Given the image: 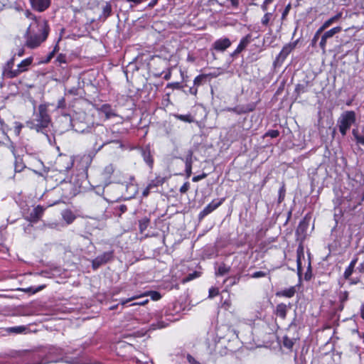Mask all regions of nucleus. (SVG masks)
Here are the masks:
<instances>
[{
	"mask_svg": "<svg viewBox=\"0 0 364 364\" xmlns=\"http://www.w3.org/2000/svg\"><path fill=\"white\" fill-rule=\"evenodd\" d=\"M26 18L32 20L25 33L26 46L30 48H37L48 38L49 26L48 21L41 17H37L30 11L24 13Z\"/></svg>",
	"mask_w": 364,
	"mask_h": 364,
	"instance_id": "nucleus-1",
	"label": "nucleus"
},
{
	"mask_svg": "<svg viewBox=\"0 0 364 364\" xmlns=\"http://www.w3.org/2000/svg\"><path fill=\"white\" fill-rule=\"evenodd\" d=\"M120 138L119 132L107 129L102 125L97 126L95 128L94 149L96 152H98L110 144H116L119 149H124V146Z\"/></svg>",
	"mask_w": 364,
	"mask_h": 364,
	"instance_id": "nucleus-2",
	"label": "nucleus"
},
{
	"mask_svg": "<svg viewBox=\"0 0 364 364\" xmlns=\"http://www.w3.org/2000/svg\"><path fill=\"white\" fill-rule=\"evenodd\" d=\"M50 122V118L48 114L47 106L46 105H40L36 119L30 123L31 124V128L35 129L37 132H41L42 129L48 127Z\"/></svg>",
	"mask_w": 364,
	"mask_h": 364,
	"instance_id": "nucleus-3",
	"label": "nucleus"
},
{
	"mask_svg": "<svg viewBox=\"0 0 364 364\" xmlns=\"http://www.w3.org/2000/svg\"><path fill=\"white\" fill-rule=\"evenodd\" d=\"M356 114L354 111H346L343 112L338 119L337 124L340 133L345 136L350 127L355 124Z\"/></svg>",
	"mask_w": 364,
	"mask_h": 364,
	"instance_id": "nucleus-4",
	"label": "nucleus"
},
{
	"mask_svg": "<svg viewBox=\"0 0 364 364\" xmlns=\"http://www.w3.org/2000/svg\"><path fill=\"white\" fill-rule=\"evenodd\" d=\"M32 62L33 58L31 57L22 60L18 65L17 69H14V70H9V72H7V76L11 78L18 76L20 73L26 71L29 65L32 63Z\"/></svg>",
	"mask_w": 364,
	"mask_h": 364,
	"instance_id": "nucleus-5",
	"label": "nucleus"
},
{
	"mask_svg": "<svg viewBox=\"0 0 364 364\" xmlns=\"http://www.w3.org/2000/svg\"><path fill=\"white\" fill-rule=\"evenodd\" d=\"M112 257H113L112 252H104L103 254L97 256L95 259H94L92 260V268L94 269H97L102 264H106L107 262L110 261L112 259Z\"/></svg>",
	"mask_w": 364,
	"mask_h": 364,
	"instance_id": "nucleus-6",
	"label": "nucleus"
},
{
	"mask_svg": "<svg viewBox=\"0 0 364 364\" xmlns=\"http://www.w3.org/2000/svg\"><path fill=\"white\" fill-rule=\"evenodd\" d=\"M224 200V198L213 200L199 213V219L203 218L213 210H215L216 208H218L223 203Z\"/></svg>",
	"mask_w": 364,
	"mask_h": 364,
	"instance_id": "nucleus-7",
	"label": "nucleus"
},
{
	"mask_svg": "<svg viewBox=\"0 0 364 364\" xmlns=\"http://www.w3.org/2000/svg\"><path fill=\"white\" fill-rule=\"evenodd\" d=\"M33 9L38 12H43L50 5V0H29Z\"/></svg>",
	"mask_w": 364,
	"mask_h": 364,
	"instance_id": "nucleus-8",
	"label": "nucleus"
},
{
	"mask_svg": "<svg viewBox=\"0 0 364 364\" xmlns=\"http://www.w3.org/2000/svg\"><path fill=\"white\" fill-rule=\"evenodd\" d=\"M297 41L286 44L279 53L277 59L278 61L283 62L289 54L296 48Z\"/></svg>",
	"mask_w": 364,
	"mask_h": 364,
	"instance_id": "nucleus-9",
	"label": "nucleus"
},
{
	"mask_svg": "<svg viewBox=\"0 0 364 364\" xmlns=\"http://www.w3.org/2000/svg\"><path fill=\"white\" fill-rule=\"evenodd\" d=\"M231 46V41L228 38L218 39L213 44V48L220 52H224Z\"/></svg>",
	"mask_w": 364,
	"mask_h": 364,
	"instance_id": "nucleus-10",
	"label": "nucleus"
},
{
	"mask_svg": "<svg viewBox=\"0 0 364 364\" xmlns=\"http://www.w3.org/2000/svg\"><path fill=\"white\" fill-rule=\"evenodd\" d=\"M97 110L100 114L105 115V119H109L117 116L115 110L109 104H103L101 107L97 108Z\"/></svg>",
	"mask_w": 364,
	"mask_h": 364,
	"instance_id": "nucleus-11",
	"label": "nucleus"
},
{
	"mask_svg": "<svg viewBox=\"0 0 364 364\" xmlns=\"http://www.w3.org/2000/svg\"><path fill=\"white\" fill-rule=\"evenodd\" d=\"M250 43V36L247 35L244 38H242L237 46V48L235 50L234 52H232L230 55L232 57H235L237 55H238L240 53H241Z\"/></svg>",
	"mask_w": 364,
	"mask_h": 364,
	"instance_id": "nucleus-12",
	"label": "nucleus"
},
{
	"mask_svg": "<svg viewBox=\"0 0 364 364\" xmlns=\"http://www.w3.org/2000/svg\"><path fill=\"white\" fill-rule=\"evenodd\" d=\"M193 154V151L189 150L186 156L183 159L185 162L186 176L188 178L190 177L192 174Z\"/></svg>",
	"mask_w": 364,
	"mask_h": 364,
	"instance_id": "nucleus-13",
	"label": "nucleus"
},
{
	"mask_svg": "<svg viewBox=\"0 0 364 364\" xmlns=\"http://www.w3.org/2000/svg\"><path fill=\"white\" fill-rule=\"evenodd\" d=\"M44 209L43 207L38 205L33 208L30 213V218L33 222H37L42 216Z\"/></svg>",
	"mask_w": 364,
	"mask_h": 364,
	"instance_id": "nucleus-14",
	"label": "nucleus"
},
{
	"mask_svg": "<svg viewBox=\"0 0 364 364\" xmlns=\"http://www.w3.org/2000/svg\"><path fill=\"white\" fill-rule=\"evenodd\" d=\"M10 149H11V151L12 154H14V156L16 158L15 167H14L15 171L16 172H21V171H22L24 169L26 166L22 162L21 159L18 158V157L16 156L15 148L13 146V144H11Z\"/></svg>",
	"mask_w": 364,
	"mask_h": 364,
	"instance_id": "nucleus-15",
	"label": "nucleus"
},
{
	"mask_svg": "<svg viewBox=\"0 0 364 364\" xmlns=\"http://www.w3.org/2000/svg\"><path fill=\"white\" fill-rule=\"evenodd\" d=\"M287 306L283 303L279 304L276 307V314L277 316L281 317L284 319L287 316Z\"/></svg>",
	"mask_w": 364,
	"mask_h": 364,
	"instance_id": "nucleus-16",
	"label": "nucleus"
},
{
	"mask_svg": "<svg viewBox=\"0 0 364 364\" xmlns=\"http://www.w3.org/2000/svg\"><path fill=\"white\" fill-rule=\"evenodd\" d=\"M341 16H342V14L338 13L334 16H333V17L330 18L329 19H328L327 21H326L323 23L321 27L323 28V29L326 30V28L330 27L333 23L338 21L341 18Z\"/></svg>",
	"mask_w": 364,
	"mask_h": 364,
	"instance_id": "nucleus-17",
	"label": "nucleus"
},
{
	"mask_svg": "<svg viewBox=\"0 0 364 364\" xmlns=\"http://www.w3.org/2000/svg\"><path fill=\"white\" fill-rule=\"evenodd\" d=\"M230 267L227 266L225 264L222 263L215 271L216 276H224L230 271Z\"/></svg>",
	"mask_w": 364,
	"mask_h": 364,
	"instance_id": "nucleus-18",
	"label": "nucleus"
},
{
	"mask_svg": "<svg viewBox=\"0 0 364 364\" xmlns=\"http://www.w3.org/2000/svg\"><path fill=\"white\" fill-rule=\"evenodd\" d=\"M111 5L109 3H107L106 5L103 7L102 14L100 15V18L102 21H105L107 18L111 15Z\"/></svg>",
	"mask_w": 364,
	"mask_h": 364,
	"instance_id": "nucleus-19",
	"label": "nucleus"
},
{
	"mask_svg": "<svg viewBox=\"0 0 364 364\" xmlns=\"http://www.w3.org/2000/svg\"><path fill=\"white\" fill-rule=\"evenodd\" d=\"M342 31V28L341 26H336L334 27L327 31H326L323 36L326 38H332L335 34L340 33Z\"/></svg>",
	"mask_w": 364,
	"mask_h": 364,
	"instance_id": "nucleus-20",
	"label": "nucleus"
},
{
	"mask_svg": "<svg viewBox=\"0 0 364 364\" xmlns=\"http://www.w3.org/2000/svg\"><path fill=\"white\" fill-rule=\"evenodd\" d=\"M62 215L63 219L66 221L68 224L72 223L75 219V215L70 210H65L63 213Z\"/></svg>",
	"mask_w": 364,
	"mask_h": 364,
	"instance_id": "nucleus-21",
	"label": "nucleus"
},
{
	"mask_svg": "<svg viewBox=\"0 0 364 364\" xmlns=\"http://www.w3.org/2000/svg\"><path fill=\"white\" fill-rule=\"evenodd\" d=\"M356 262H357V259H353L351 261V262L350 263L349 266L348 267V268H346V269L345 270V272H344L345 279H348L350 277V275L352 274V273L353 272V269H354Z\"/></svg>",
	"mask_w": 364,
	"mask_h": 364,
	"instance_id": "nucleus-22",
	"label": "nucleus"
},
{
	"mask_svg": "<svg viewBox=\"0 0 364 364\" xmlns=\"http://www.w3.org/2000/svg\"><path fill=\"white\" fill-rule=\"evenodd\" d=\"M9 137L6 133V124L0 119V144L3 143L4 140L7 139Z\"/></svg>",
	"mask_w": 364,
	"mask_h": 364,
	"instance_id": "nucleus-23",
	"label": "nucleus"
},
{
	"mask_svg": "<svg viewBox=\"0 0 364 364\" xmlns=\"http://www.w3.org/2000/svg\"><path fill=\"white\" fill-rule=\"evenodd\" d=\"M26 330V327L23 326L9 327L6 328V331L11 333L19 334L23 333Z\"/></svg>",
	"mask_w": 364,
	"mask_h": 364,
	"instance_id": "nucleus-24",
	"label": "nucleus"
},
{
	"mask_svg": "<svg viewBox=\"0 0 364 364\" xmlns=\"http://www.w3.org/2000/svg\"><path fill=\"white\" fill-rule=\"evenodd\" d=\"M174 117L183 122L191 123L194 121L193 117L191 114H174Z\"/></svg>",
	"mask_w": 364,
	"mask_h": 364,
	"instance_id": "nucleus-25",
	"label": "nucleus"
},
{
	"mask_svg": "<svg viewBox=\"0 0 364 364\" xmlns=\"http://www.w3.org/2000/svg\"><path fill=\"white\" fill-rule=\"evenodd\" d=\"M295 292V287H292L289 289L283 290L282 292L277 294V295H282L287 298H291L294 295Z\"/></svg>",
	"mask_w": 364,
	"mask_h": 364,
	"instance_id": "nucleus-26",
	"label": "nucleus"
},
{
	"mask_svg": "<svg viewBox=\"0 0 364 364\" xmlns=\"http://www.w3.org/2000/svg\"><path fill=\"white\" fill-rule=\"evenodd\" d=\"M164 183V178L161 177H157L154 180H152L149 184V186H151V188L153 189L154 188H157L159 186H161Z\"/></svg>",
	"mask_w": 364,
	"mask_h": 364,
	"instance_id": "nucleus-27",
	"label": "nucleus"
},
{
	"mask_svg": "<svg viewBox=\"0 0 364 364\" xmlns=\"http://www.w3.org/2000/svg\"><path fill=\"white\" fill-rule=\"evenodd\" d=\"M352 134L358 144L364 145V136L359 135L358 129H353L352 131Z\"/></svg>",
	"mask_w": 364,
	"mask_h": 364,
	"instance_id": "nucleus-28",
	"label": "nucleus"
},
{
	"mask_svg": "<svg viewBox=\"0 0 364 364\" xmlns=\"http://www.w3.org/2000/svg\"><path fill=\"white\" fill-rule=\"evenodd\" d=\"M149 220L147 219V218H144L143 220H140L139 221V228H140V230L142 232L145 229H146V228L149 225Z\"/></svg>",
	"mask_w": 364,
	"mask_h": 364,
	"instance_id": "nucleus-29",
	"label": "nucleus"
},
{
	"mask_svg": "<svg viewBox=\"0 0 364 364\" xmlns=\"http://www.w3.org/2000/svg\"><path fill=\"white\" fill-rule=\"evenodd\" d=\"M272 16V13H266L264 16L262 17V25L264 26H267L269 21H270V18Z\"/></svg>",
	"mask_w": 364,
	"mask_h": 364,
	"instance_id": "nucleus-30",
	"label": "nucleus"
},
{
	"mask_svg": "<svg viewBox=\"0 0 364 364\" xmlns=\"http://www.w3.org/2000/svg\"><path fill=\"white\" fill-rule=\"evenodd\" d=\"M44 288H45V285H41V286L38 287L37 288L29 287V288L23 289V291L25 292H32L33 294H35V293L43 289Z\"/></svg>",
	"mask_w": 364,
	"mask_h": 364,
	"instance_id": "nucleus-31",
	"label": "nucleus"
},
{
	"mask_svg": "<svg viewBox=\"0 0 364 364\" xmlns=\"http://www.w3.org/2000/svg\"><path fill=\"white\" fill-rule=\"evenodd\" d=\"M307 227V224L305 223V221H301L299 223V225L297 228V230H296V233L297 234H301V233H303L306 229V228Z\"/></svg>",
	"mask_w": 364,
	"mask_h": 364,
	"instance_id": "nucleus-32",
	"label": "nucleus"
},
{
	"mask_svg": "<svg viewBox=\"0 0 364 364\" xmlns=\"http://www.w3.org/2000/svg\"><path fill=\"white\" fill-rule=\"evenodd\" d=\"M58 50V46L56 45L53 49V51H51L47 56L46 59L45 60L44 63H47L50 62V60L54 57L55 53Z\"/></svg>",
	"mask_w": 364,
	"mask_h": 364,
	"instance_id": "nucleus-33",
	"label": "nucleus"
},
{
	"mask_svg": "<svg viewBox=\"0 0 364 364\" xmlns=\"http://www.w3.org/2000/svg\"><path fill=\"white\" fill-rule=\"evenodd\" d=\"M114 171V168L113 165L109 164L105 168L104 173L107 176H110L111 174L113 173Z\"/></svg>",
	"mask_w": 364,
	"mask_h": 364,
	"instance_id": "nucleus-34",
	"label": "nucleus"
},
{
	"mask_svg": "<svg viewBox=\"0 0 364 364\" xmlns=\"http://www.w3.org/2000/svg\"><path fill=\"white\" fill-rule=\"evenodd\" d=\"M324 31V29H323V28L321 26L318 30L316 32V33L314 34V36L312 39V44L314 45L318 39L319 38V36L320 34Z\"/></svg>",
	"mask_w": 364,
	"mask_h": 364,
	"instance_id": "nucleus-35",
	"label": "nucleus"
},
{
	"mask_svg": "<svg viewBox=\"0 0 364 364\" xmlns=\"http://www.w3.org/2000/svg\"><path fill=\"white\" fill-rule=\"evenodd\" d=\"M267 275V273L262 271L255 272L251 275L252 278H259V277H264Z\"/></svg>",
	"mask_w": 364,
	"mask_h": 364,
	"instance_id": "nucleus-36",
	"label": "nucleus"
},
{
	"mask_svg": "<svg viewBox=\"0 0 364 364\" xmlns=\"http://www.w3.org/2000/svg\"><path fill=\"white\" fill-rule=\"evenodd\" d=\"M265 135L271 138H276L279 135V132L278 130H269Z\"/></svg>",
	"mask_w": 364,
	"mask_h": 364,
	"instance_id": "nucleus-37",
	"label": "nucleus"
},
{
	"mask_svg": "<svg viewBox=\"0 0 364 364\" xmlns=\"http://www.w3.org/2000/svg\"><path fill=\"white\" fill-rule=\"evenodd\" d=\"M284 196H285V189H284V186H282L279 191V203H281L284 200Z\"/></svg>",
	"mask_w": 364,
	"mask_h": 364,
	"instance_id": "nucleus-38",
	"label": "nucleus"
},
{
	"mask_svg": "<svg viewBox=\"0 0 364 364\" xmlns=\"http://www.w3.org/2000/svg\"><path fill=\"white\" fill-rule=\"evenodd\" d=\"M219 294V290L217 288L212 287L209 290V297L213 298Z\"/></svg>",
	"mask_w": 364,
	"mask_h": 364,
	"instance_id": "nucleus-39",
	"label": "nucleus"
},
{
	"mask_svg": "<svg viewBox=\"0 0 364 364\" xmlns=\"http://www.w3.org/2000/svg\"><path fill=\"white\" fill-rule=\"evenodd\" d=\"M327 40L323 35L321 36V41H320V43H319V46L321 47V48L322 49V50L323 52H325L326 50V43H327Z\"/></svg>",
	"mask_w": 364,
	"mask_h": 364,
	"instance_id": "nucleus-40",
	"label": "nucleus"
},
{
	"mask_svg": "<svg viewBox=\"0 0 364 364\" xmlns=\"http://www.w3.org/2000/svg\"><path fill=\"white\" fill-rule=\"evenodd\" d=\"M205 77V75H198L195 79H194V85H200L201 84V82L202 80Z\"/></svg>",
	"mask_w": 364,
	"mask_h": 364,
	"instance_id": "nucleus-41",
	"label": "nucleus"
},
{
	"mask_svg": "<svg viewBox=\"0 0 364 364\" xmlns=\"http://www.w3.org/2000/svg\"><path fill=\"white\" fill-rule=\"evenodd\" d=\"M190 188V184L188 182H186L180 188V192L181 193H186Z\"/></svg>",
	"mask_w": 364,
	"mask_h": 364,
	"instance_id": "nucleus-42",
	"label": "nucleus"
},
{
	"mask_svg": "<svg viewBox=\"0 0 364 364\" xmlns=\"http://www.w3.org/2000/svg\"><path fill=\"white\" fill-rule=\"evenodd\" d=\"M291 9V4H289L284 9V10L282 12V18L284 19L286 16L288 15L289 11Z\"/></svg>",
	"mask_w": 364,
	"mask_h": 364,
	"instance_id": "nucleus-43",
	"label": "nucleus"
},
{
	"mask_svg": "<svg viewBox=\"0 0 364 364\" xmlns=\"http://www.w3.org/2000/svg\"><path fill=\"white\" fill-rule=\"evenodd\" d=\"M207 176V174L203 173L201 175L196 176L192 178V181L193 182H198L203 178H205Z\"/></svg>",
	"mask_w": 364,
	"mask_h": 364,
	"instance_id": "nucleus-44",
	"label": "nucleus"
},
{
	"mask_svg": "<svg viewBox=\"0 0 364 364\" xmlns=\"http://www.w3.org/2000/svg\"><path fill=\"white\" fill-rule=\"evenodd\" d=\"M296 91L299 93H304L306 92V87L304 85H297L296 87Z\"/></svg>",
	"mask_w": 364,
	"mask_h": 364,
	"instance_id": "nucleus-45",
	"label": "nucleus"
},
{
	"mask_svg": "<svg viewBox=\"0 0 364 364\" xmlns=\"http://www.w3.org/2000/svg\"><path fill=\"white\" fill-rule=\"evenodd\" d=\"M293 342L287 338H285L284 340V345L285 347L288 348H291L292 346H293Z\"/></svg>",
	"mask_w": 364,
	"mask_h": 364,
	"instance_id": "nucleus-46",
	"label": "nucleus"
},
{
	"mask_svg": "<svg viewBox=\"0 0 364 364\" xmlns=\"http://www.w3.org/2000/svg\"><path fill=\"white\" fill-rule=\"evenodd\" d=\"M150 295L153 300H159L161 298V294L157 291H151Z\"/></svg>",
	"mask_w": 364,
	"mask_h": 364,
	"instance_id": "nucleus-47",
	"label": "nucleus"
},
{
	"mask_svg": "<svg viewBox=\"0 0 364 364\" xmlns=\"http://www.w3.org/2000/svg\"><path fill=\"white\" fill-rule=\"evenodd\" d=\"M144 160L149 165L151 166L153 164V160L149 154H144Z\"/></svg>",
	"mask_w": 364,
	"mask_h": 364,
	"instance_id": "nucleus-48",
	"label": "nucleus"
},
{
	"mask_svg": "<svg viewBox=\"0 0 364 364\" xmlns=\"http://www.w3.org/2000/svg\"><path fill=\"white\" fill-rule=\"evenodd\" d=\"M305 279L306 280H309L311 277V266L310 264H309V267H308V269H307V271L305 274Z\"/></svg>",
	"mask_w": 364,
	"mask_h": 364,
	"instance_id": "nucleus-49",
	"label": "nucleus"
},
{
	"mask_svg": "<svg viewBox=\"0 0 364 364\" xmlns=\"http://www.w3.org/2000/svg\"><path fill=\"white\" fill-rule=\"evenodd\" d=\"M14 58H11L7 63V67H8V72L9 70H14V69H13V67H14Z\"/></svg>",
	"mask_w": 364,
	"mask_h": 364,
	"instance_id": "nucleus-50",
	"label": "nucleus"
},
{
	"mask_svg": "<svg viewBox=\"0 0 364 364\" xmlns=\"http://www.w3.org/2000/svg\"><path fill=\"white\" fill-rule=\"evenodd\" d=\"M57 60L61 63H66V57H65V55H64L63 54H60L57 58Z\"/></svg>",
	"mask_w": 364,
	"mask_h": 364,
	"instance_id": "nucleus-51",
	"label": "nucleus"
},
{
	"mask_svg": "<svg viewBox=\"0 0 364 364\" xmlns=\"http://www.w3.org/2000/svg\"><path fill=\"white\" fill-rule=\"evenodd\" d=\"M187 359L191 364H201L200 363L196 360L195 358L190 355H188Z\"/></svg>",
	"mask_w": 364,
	"mask_h": 364,
	"instance_id": "nucleus-52",
	"label": "nucleus"
},
{
	"mask_svg": "<svg viewBox=\"0 0 364 364\" xmlns=\"http://www.w3.org/2000/svg\"><path fill=\"white\" fill-rule=\"evenodd\" d=\"M152 189L151 188V186H147L146 188L144 190V191L142 192V195L144 197H146L148 196V195L149 194L150 191H151Z\"/></svg>",
	"mask_w": 364,
	"mask_h": 364,
	"instance_id": "nucleus-53",
	"label": "nucleus"
},
{
	"mask_svg": "<svg viewBox=\"0 0 364 364\" xmlns=\"http://www.w3.org/2000/svg\"><path fill=\"white\" fill-rule=\"evenodd\" d=\"M23 127V125L20 123H16V125L15 127V132L17 135L20 134V132L21 130V128Z\"/></svg>",
	"mask_w": 364,
	"mask_h": 364,
	"instance_id": "nucleus-54",
	"label": "nucleus"
},
{
	"mask_svg": "<svg viewBox=\"0 0 364 364\" xmlns=\"http://www.w3.org/2000/svg\"><path fill=\"white\" fill-rule=\"evenodd\" d=\"M297 270H298V274H299L301 271H302V269H301V259L299 257H298L297 259Z\"/></svg>",
	"mask_w": 364,
	"mask_h": 364,
	"instance_id": "nucleus-55",
	"label": "nucleus"
},
{
	"mask_svg": "<svg viewBox=\"0 0 364 364\" xmlns=\"http://www.w3.org/2000/svg\"><path fill=\"white\" fill-rule=\"evenodd\" d=\"M147 302H148V299H146L144 301H138V302H136V303H133V304H130V306L144 305V304H145Z\"/></svg>",
	"mask_w": 364,
	"mask_h": 364,
	"instance_id": "nucleus-56",
	"label": "nucleus"
},
{
	"mask_svg": "<svg viewBox=\"0 0 364 364\" xmlns=\"http://www.w3.org/2000/svg\"><path fill=\"white\" fill-rule=\"evenodd\" d=\"M158 2V0H151V1L148 4V7L152 8L154 7Z\"/></svg>",
	"mask_w": 364,
	"mask_h": 364,
	"instance_id": "nucleus-57",
	"label": "nucleus"
},
{
	"mask_svg": "<svg viewBox=\"0 0 364 364\" xmlns=\"http://www.w3.org/2000/svg\"><path fill=\"white\" fill-rule=\"evenodd\" d=\"M28 351V350H21V351H18V352H17L16 353H17V355H18V356H22V355H23L25 353H26Z\"/></svg>",
	"mask_w": 364,
	"mask_h": 364,
	"instance_id": "nucleus-58",
	"label": "nucleus"
},
{
	"mask_svg": "<svg viewBox=\"0 0 364 364\" xmlns=\"http://www.w3.org/2000/svg\"><path fill=\"white\" fill-rule=\"evenodd\" d=\"M127 1H128V2H133V3L136 4H141L143 1V0H127Z\"/></svg>",
	"mask_w": 364,
	"mask_h": 364,
	"instance_id": "nucleus-59",
	"label": "nucleus"
},
{
	"mask_svg": "<svg viewBox=\"0 0 364 364\" xmlns=\"http://www.w3.org/2000/svg\"><path fill=\"white\" fill-rule=\"evenodd\" d=\"M134 297H132V298H130V299H126V300H124V301H122V305H125L126 304H127L128 302H129V301H132V300H134Z\"/></svg>",
	"mask_w": 364,
	"mask_h": 364,
	"instance_id": "nucleus-60",
	"label": "nucleus"
},
{
	"mask_svg": "<svg viewBox=\"0 0 364 364\" xmlns=\"http://www.w3.org/2000/svg\"><path fill=\"white\" fill-rule=\"evenodd\" d=\"M360 316L364 319V304L362 305L360 309Z\"/></svg>",
	"mask_w": 364,
	"mask_h": 364,
	"instance_id": "nucleus-61",
	"label": "nucleus"
},
{
	"mask_svg": "<svg viewBox=\"0 0 364 364\" xmlns=\"http://www.w3.org/2000/svg\"><path fill=\"white\" fill-rule=\"evenodd\" d=\"M232 6H236L239 4V0H230Z\"/></svg>",
	"mask_w": 364,
	"mask_h": 364,
	"instance_id": "nucleus-62",
	"label": "nucleus"
},
{
	"mask_svg": "<svg viewBox=\"0 0 364 364\" xmlns=\"http://www.w3.org/2000/svg\"><path fill=\"white\" fill-rule=\"evenodd\" d=\"M120 210L124 213L127 210V206L125 205H120Z\"/></svg>",
	"mask_w": 364,
	"mask_h": 364,
	"instance_id": "nucleus-63",
	"label": "nucleus"
},
{
	"mask_svg": "<svg viewBox=\"0 0 364 364\" xmlns=\"http://www.w3.org/2000/svg\"><path fill=\"white\" fill-rule=\"evenodd\" d=\"M359 269L361 272H364V262L362 264H360Z\"/></svg>",
	"mask_w": 364,
	"mask_h": 364,
	"instance_id": "nucleus-64",
	"label": "nucleus"
}]
</instances>
